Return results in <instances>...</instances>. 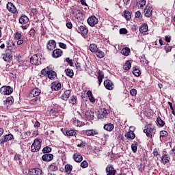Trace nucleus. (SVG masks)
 Here are the masks:
<instances>
[{
    "mask_svg": "<svg viewBox=\"0 0 175 175\" xmlns=\"http://www.w3.org/2000/svg\"><path fill=\"white\" fill-rule=\"evenodd\" d=\"M145 129H144V133H146L147 137L151 139L152 135H155L156 129L155 126H152V124L150 123L145 126Z\"/></svg>",
    "mask_w": 175,
    "mask_h": 175,
    "instance_id": "1",
    "label": "nucleus"
},
{
    "mask_svg": "<svg viewBox=\"0 0 175 175\" xmlns=\"http://www.w3.org/2000/svg\"><path fill=\"white\" fill-rule=\"evenodd\" d=\"M42 147V139H35L31 147L32 152H36L40 150Z\"/></svg>",
    "mask_w": 175,
    "mask_h": 175,
    "instance_id": "2",
    "label": "nucleus"
},
{
    "mask_svg": "<svg viewBox=\"0 0 175 175\" xmlns=\"http://www.w3.org/2000/svg\"><path fill=\"white\" fill-rule=\"evenodd\" d=\"M11 140H14V136L12 133L7 134L0 139V144H5V143L11 142Z\"/></svg>",
    "mask_w": 175,
    "mask_h": 175,
    "instance_id": "3",
    "label": "nucleus"
},
{
    "mask_svg": "<svg viewBox=\"0 0 175 175\" xmlns=\"http://www.w3.org/2000/svg\"><path fill=\"white\" fill-rule=\"evenodd\" d=\"M40 55H33L30 58V62L32 64V65H40L42 64V62L40 61Z\"/></svg>",
    "mask_w": 175,
    "mask_h": 175,
    "instance_id": "4",
    "label": "nucleus"
},
{
    "mask_svg": "<svg viewBox=\"0 0 175 175\" xmlns=\"http://www.w3.org/2000/svg\"><path fill=\"white\" fill-rule=\"evenodd\" d=\"M7 49L10 53H16L17 51L16 43L13 41L7 42Z\"/></svg>",
    "mask_w": 175,
    "mask_h": 175,
    "instance_id": "5",
    "label": "nucleus"
},
{
    "mask_svg": "<svg viewBox=\"0 0 175 175\" xmlns=\"http://www.w3.org/2000/svg\"><path fill=\"white\" fill-rule=\"evenodd\" d=\"M0 92L3 94V95H10L13 92V88L10 86H3L0 89Z\"/></svg>",
    "mask_w": 175,
    "mask_h": 175,
    "instance_id": "6",
    "label": "nucleus"
},
{
    "mask_svg": "<svg viewBox=\"0 0 175 175\" xmlns=\"http://www.w3.org/2000/svg\"><path fill=\"white\" fill-rule=\"evenodd\" d=\"M107 175H116L117 170L114 169V166L111 164H109L106 167Z\"/></svg>",
    "mask_w": 175,
    "mask_h": 175,
    "instance_id": "7",
    "label": "nucleus"
},
{
    "mask_svg": "<svg viewBox=\"0 0 175 175\" xmlns=\"http://www.w3.org/2000/svg\"><path fill=\"white\" fill-rule=\"evenodd\" d=\"M144 13L146 17H151V16H152V7H151V5H150V4L147 5L145 7Z\"/></svg>",
    "mask_w": 175,
    "mask_h": 175,
    "instance_id": "8",
    "label": "nucleus"
},
{
    "mask_svg": "<svg viewBox=\"0 0 175 175\" xmlns=\"http://www.w3.org/2000/svg\"><path fill=\"white\" fill-rule=\"evenodd\" d=\"M6 8L8 12L12 13L13 14L17 12V8H16V6H14L12 2H8L7 3Z\"/></svg>",
    "mask_w": 175,
    "mask_h": 175,
    "instance_id": "9",
    "label": "nucleus"
},
{
    "mask_svg": "<svg viewBox=\"0 0 175 175\" xmlns=\"http://www.w3.org/2000/svg\"><path fill=\"white\" fill-rule=\"evenodd\" d=\"M29 175H42L43 174V171L40 168H31L29 170Z\"/></svg>",
    "mask_w": 175,
    "mask_h": 175,
    "instance_id": "10",
    "label": "nucleus"
},
{
    "mask_svg": "<svg viewBox=\"0 0 175 175\" xmlns=\"http://www.w3.org/2000/svg\"><path fill=\"white\" fill-rule=\"evenodd\" d=\"M88 23L90 27H94L98 24V19L95 16H92L88 18Z\"/></svg>",
    "mask_w": 175,
    "mask_h": 175,
    "instance_id": "11",
    "label": "nucleus"
},
{
    "mask_svg": "<svg viewBox=\"0 0 175 175\" xmlns=\"http://www.w3.org/2000/svg\"><path fill=\"white\" fill-rule=\"evenodd\" d=\"M109 113H107V110L105 108L101 109V111L99 113L98 118L99 120H106L107 118V116Z\"/></svg>",
    "mask_w": 175,
    "mask_h": 175,
    "instance_id": "12",
    "label": "nucleus"
},
{
    "mask_svg": "<svg viewBox=\"0 0 175 175\" xmlns=\"http://www.w3.org/2000/svg\"><path fill=\"white\" fill-rule=\"evenodd\" d=\"M104 86L107 90H111L114 87V84L113 83V81H111V80L107 79L104 81Z\"/></svg>",
    "mask_w": 175,
    "mask_h": 175,
    "instance_id": "13",
    "label": "nucleus"
},
{
    "mask_svg": "<svg viewBox=\"0 0 175 175\" xmlns=\"http://www.w3.org/2000/svg\"><path fill=\"white\" fill-rule=\"evenodd\" d=\"M56 45H57V44L55 43V41L54 40H51L48 42L46 47H47L48 50L51 51L54 50V49H55Z\"/></svg>",
    "mask_w": 175,
    "mask_h": 175,
    "instance_id": "14",
    "label": "nucleus"
},
{
    "mask_svg": "<svg viewBox=\"0 0 175 175\" xmlns=\"http://www.w3.org/2000/svg\"><path fill=\"white\" fill-rule=\"evenodd\" d=\"M53 158H54V155L50 153L45 154L42 157V159L44 161V162H50V161H53Z\"/></svg>",
    "mask_w": 175,
    "mask_h": 175,
    "instance_id": "15",
    "label": "nucleus"
},
{
    "mask_svg": "<svg viewBox=\"0 0 175 175\" xmlns=\"http://www.w3.org/2000/svg\"><path fill=\"white\" fill-rule=\"evenodd\" d=\"M61 55H62V50H61L59 49H57L53 51L52 57L53 58H59V57H61Z\"/></svg>",
    "mask_w": 175,
    "mask_h": 175,
    "instance_id": "16",
    "label": "nucleus"
},
{
    "mask_svg": "<svg viewBox=\"0 0 175 175\" xmlns=\"http://www.w3.org/2000/svg\"><path fill=\"white\" fill-rule=\"evenodd\" d=\"M77 31L78 33H81V35H87V33H88V29H87V28L83 25L79 26Z\"/></svg>",
    "mask_w": 175,
    "mask_h": 175,
    "instance_id": "17",
    "label": "nucleus"
},
{
    "mask_svg": "<svg viewBox=\"0 0 175 175\" xmlns=\"http://www.w3.org/2000/svg\"><path fill=\"white\" fill-rule=\"evenodd\" d=\"M85 116L87 118V120H94V111L91 110H88L85 113Z\"/></svg>",
    "mask_w": 175,
    "mask_h": 175,
    "instance_id": "18",
    "label": "nucleus"
},
{
    "mask_svg": "<svg viewBox=\"0 0 175 175\" xmlns=\"http://www.w3.org/2000/svg\"><path fill=\"white\" fill-rule=\"evenodd\" d=\"M18 21H19V24H27V23L29 21V18H28L27 16L25 15H22L19 18Z\"/></svg>",
    "mask_w": 175,
    "mask_h": 175,
    "instance_id": "19",
    "label": "nucleus"
},
{
    "mask_svg": "<svg viewBox=\"0 0 175 175\" xmlns=\"http://www.w3.org/2000/svg\"><path fill=\"white\" fill-rule=\"evenodd\" d=\"M70 90H66L64 94L62 95L61 98L63 100H68L69 96H70Z\"/></svg>",
    "mask_w": 175,
    "mask_h": 175,
    "instance_id": "20",
    "label": "nucleus"
},
{
    "mask_svg": "<svg viewBox=\"0 0 175 175\" xmlns=\"http://www.w3.org/2000/svg\"><path fill=\"white\" fill-rule=\"evenodd\" d=\"M148 31V25L147 23L142 24L139 27V32L141 33H144V32H147Z\"/></svg>",
    "mask_w": 175,
    "mask_h": 175,
    "instance_id": "21",
    "label": "nucleus"
},
{
    "mask_svg": "<svg viewBox=\"0 0 175 175\" xmlns=\"http://www.w3.org/2000/svg\"><path fill=\"white\" fill-rule=\"evenodd\" d=\"M73 159L75 161V162H81V161H83V156L79 153H75L73 155Z\"/></svg>",
    "mask_w": 175,
    "mask_h": 175,
    "instance_id": "22",
    "label": "nucleus"
},
{
    "mask_svg": "<svg viewBox=\"0 0 175 175\" xmlns=\"http://www.w3.org/2000/svg\"><path fill=\"white\" fill-rule=\"evenodd\" d=\"M12 57H13V56L11 55L10 54H9V53H6L3 57L4 61H5V62H9L10 64V62H12V61H13Z\"/></svg>",
    "mask_w": 175,
    "mask_h": 175,
    "instance_id": "23",
    "label": "nucleus"
},
{
    "mask_svg": "<svg viewBox=\"0 0 175 175\" xmlns=\"http://www.w3.org/2000/svg\"><path fill=\"white\" fill-rule=\"evenodd\" d=\"M98 131L94 129L85 131L87 136H95V135H98Z\"/></svg>",
    "mask_w": 175,
    "mask_h": 175,
    "instance_id": "24",
    "label": "nucleus"
},
{
    "mask_svg": "<svg viewBox=\"0 0 175 175\" xmlns=\"http://www.w3.org/2000/svg\"><path fill=\"white\" fill-rule=\"evenodd\" d=\"M47 76L49 79H50V80H53V79H55V77H57V73L55 71L49 70L48 72Z\"/></svg>",
    "mask_w": 175,
    "mask_h": 175,
    "instance_id": "25",
    "label": "nucleus"
},
{
    "mask_svg": "<svg viewBox=\"0 0 175 175\" xmlns=\"http://www.w3.org/2000/svg\"><path fill=\"white\" fill-rule=\"evenodd\" d=\"M104 129H105V131H108V132H111V131L114 129V124L111 123L107 124L104 126Z\"/></svg>",
    "mask_w": 175,
    "mask_h": 175,
    "instance_id": "26",
    "label": "nucleus"
},
{
    "mask_svg": "<svg viewBox=\"0 0 175 175\" xmlns=\"http://www.w3.org/2000/svg\"><path fill=\"white\" fill-rule=\"evenodd\" d=\"M121 53L125 57H128L131 54V49L129 47L123 48L121 51Z\"/></svg>",
    "mask_w": 175,
    "mask_h": 175,
    "instance_id": "27",
    "label": "nucleus"
},
{
    "mask_svg": "<svg viewBox=\"0 0 175 175\" xmlns=\"http://www.w3.org/2000/svg\"><path fill=\"white\" fill-rule=\"evenodd\" d=\"M30 94L33 96H39V95H40V90L39 88L33 89Z\"/></svg>",
    "mask_w": 175,
    "mask_h": 175,
    "instance_id": "28",
    "label": "nucleus"
},
{
    "mask_svg": "<svg viewBox=\"0 0 175 175\" xmlns=\"http://www.w3.org/2000/svg\"><path fill=\"white\" fill-rule=\"evenodd\" d=\"M133 75L136 76V77H139L142 73L140 72V70H139V67L135 66L133 68Z\"/></svg>",
    "mask_w": 175,
    "mask_h": 175,
    "instance_id": "29",
    "label": "nucleus"
},
{
    "mask_svg": "<svg viewBox=\"0 0 175 175\" xmlns=\"http://www.w3.org/2000/svg\"><path fill=\"white\" fill-rule=\"evenodd\" d=\"M104 77H105V75H103V72L102 71H99L98 76V81L99 85L102 84V81H103Z\"/></svg>",
    "mask_w": 175,
    "mask_h": 175,
    "instance_id": "30",
    "label": "nucleus"
},
{
    "mask_svg": "<svg viewBox=\"0 0 175 175\" xmlns=\"http://www.w3.org/2000/svg\"><path fill=\"white\" fill-rule=\"evenodd\" d=\"M90 51H91V53H96V51H98V45H96V44H90Z\"/></svg>",
    "mask_w": 175,
    "mask_h": 175,
    "instance_id": "31",
    "label": "nucleus"
},
{
    "mask_svg": "<svg viewBox=\"0 0 175 175\" xmlns=\"http://www.w3.org/2000/svg\"><path fill=\"white\" fill-rule=\"evenodd\" d=\"M170 159V158H169L167 154H164L162 156V157L161 159V162L162 163H169Z\"/></svg>",
    "mask_w": 175,
    "mask_h": 175,
    "instance_id": "32",
    "label": "nucleus"
},
{
    "mask_svg": "<svg viewBox=\"0 0 175 175\" xmlns=\"http://www.w3.org/2000/svg\"><path fill=\"white\" fill-rule=\"evenodd\" d=\"M87 95L90 102H92V103H95V98H94V96H92V92H91V90H88L87 92Z\"/></svg>",
    "mask_w": 175,
    "mask_h": 175,
    "instance_id": "33",
    "label": "nucleus"
},
{
    "mask_svg": "<svg viewBox=\"0 0 175 175\" xmlns=\"http://www.w3.org/2000/svg\"><path fill=\"white\" fill-rule=\"evenodd\" d=\"M72 123L75 126H83V125H84V123H83V122L79 120L78 119H75L72 121Z\"/></svg>",
    "mask_w": 175,
    "mask_h": 175,
    "instance_id": "34",
    "label": "nucleus"
},
{
    "mask_svg": "<svg viewBox=\"0 0 175 175\" xmlns=\"http://www.w3.org/2000/svg\"><path fill=\"white\" fill-rule=\"evenodd\" d=\"M126 137H127V139H130L131 140H133V139H135V133L131 130L130 132L126 133Z\"/></svg>",
    "mask_w": 175,
    "mask_h": 175,
    "instance_id": "35",
    "label": "nucleus"
},
{
    "mask_svg": "<svg viewBox=\"0 0 175 175\" xmlns=\"http://www.w3.org/2000/svg\"><path fill=\"white\" fill-rule=\"evenodd\" d=\"M131 66H132V63H131V61L129 60V61L126 62V63L124 65L123 68L124 69V70H129V69H131Z\"/></svg>",
    "mask_w": 175,
    "mask_h": 175,
    "instance_id": "36",
    "label": "nucleus"
},
{
    "mask_svg": "<svg viewBox=\"0 0 175 175\" xmlns=\"http://www.w3.org/2000/svg\"><path fill=\"white\" fill-rule=\"evenodd\" d=\"M13 102H14L13 96L8 97L5 100V105H7V106H9L8 105H12Z\"/></svg>",
    "mask_w": 175,
    "mask_h": 175,
    "instance_id": "37",
    "label": "nucleus"
},
{
    "mask_svg": "<svg viewBox=\"0 0 175 175\" xmlns=\"http://www.w3.org/2000/svg\"><path fill=\"white\" fill-rule=\"evenodd\" d=\"M96 55L98 57V58H103V57H105V53L99 49H97V51H96Z\"/></svg>",
    "mask_w": 175,
    "mask_h": 175,
    "instance_id": "38",
    "label": "nucleus"
},
{
    "mask_svg": "<svg viewBox=\"0 0 175 175\" xmlns=\"http://www.w3.org/2000/svg\"><path fill=\"white\" fill-rule=\"evenodd\" d=\"M75 18H77V20L83 19V14H81L80 10H77V13L75 14Z\"/></svg>",
    "mask_w": 175,
    "mask_h": 175,
    "instance_id": "39",
    "label": "nucleus"
},
{
    "mask_svg": "<svg viewBox=\"0 0 175 175\" xmlns=\"http://www.w3.org/2000/svg\"><path fill=\"white\" fill-rule=\"evenodd\" d=\"M52 90H54L55 91H59L61 90V83H58L56 85H53L51 86Z\"/></svg>",
    "mask_w": 175,
    "mask_h": 175,
    "instance_id": "40",
    "label": "nucleus"
},
{
    "mask_svg": "<svg viewBox=\"0 0 175 175\" xmlns=\"http://www.w3.org/2000/svg\"><path fill=\"white\" fill-rule=\"evenodd\" d=\"M72 169H73V166H72V165L67 164L65 165L66 173H70V172H72Z\"/></svg>",
    "mask_w": 175,
    "mask_h": 175,
    "instance_id": "41",
    "label": "nucleus"
},
{
    "mask_svg": "<svg viewBox=\"0 0 175 175\" xmlns=\"http://www.w3.org/2000/svg\"><path fill=\"white\" fill-rule=\"evenodd\" d=\"M65 72L66 74V76H68V77H73V70H70V69H66L65 70Z\"/></svg>",
    "mask_w": 175,
    "mask_h": 175,
    "instance_id": "42",
    "label": "nucleus"
},
{
    "mask_svg": "<svg viewBox=\"0 0 175 175\" xmlns=\"http://www.w3.org/2000/svg\"><path fill=\"white\" fill-rule=\"evenodd\" d=\"M43 154H49V152H51V148L50 146L44 147L42 149Z\"/></svg>",
    "mask_w": 175,
    "mask_h": 175,
    "instance_id": "43",
    "label": "nucleus"
},
{
    "mask_svg": "<svg viewBox=\"0 0 175 175\" xmlns=\"http://www.w3.org/2000/svg\"><path fill=\"white\" fill-rule=\"evenodd\" d=\"M22 36H23L21 35V33L18 31L14 33V39H16V40H19L20 39H21Z\"/></svg>",
    "mask_w": 175,
    "mask_h": 175,
    "instance_id": "44",
    "label": "nucleus"
},
{
    "mask_svg": "<svg viewBox=\"0 0 175 175\" xmlns=\"http://www.w3.org/2000/svg\"><path fill=\"white\" fill-rule=\"evenodd\" d=\"M69 103H71L72 105H76L77 103V99L76 98V96H73L70 100Z\"/></svg>",
    "mask_w": 175,
    "mask_h": 175,
    "instance_id": "45",
    "label": "nucleus"
},
{
    "mask_svg": "<svg viewBox=\"0 0 175 175\" xmlns=\"http://www.w3.org/2000/svg\"><path fill=\"white\" fill-rule=\"evenodd\" d=\"M66 136H75L76 135V131L74 130H70L68 131H66Z\"/></svg>",
    "mask_w": 175,
    "mask_h": 175,
    "instance_id": "46",
    "label": "nucleus"
},
{
    "mask_svg": "<svg viewBox=\"0 0 175 175\" xmlns=\"http://www.w3.org/2000/svg\"><path fill=\"white\" fill-rule=\"evenodd\" d=\"M124 17H125L126 20H127V21L131 20V12H129V11H125L124 12Z\"/></svg>",
    "mask_w": 175,
    "mask_h": 175,
    "instance_id": "47",
    "label": "nucleus"
},
{
    "mask_svg": "<svg viewBox=\"0 0 175 175\" xmlns=\"http://www.w3.org/2000/svg\"><path fill=\"white\" fill-rule=\"evenodd\" d=\"M157 123L160 126H165V122L161 119V118L158 117L157 119Z\"/></svg>",
    "mask_w": 175,
    "mask_h": 175,
    "instance_id": "48",
    "label": "nucleus"
},
{
    "mask_svg": "<svg viewBox=\"0 0 175 175\" xmlns=\"http://www.w3.org/2000/svg\"><path fill=\"white\" fill-rule=\"evenodd\" d=\"M131 150L133 152H137V144H132L131 145Z\"/></svg>",
    "mask_w": 175,
    "mask_h": 175,
    "instance_id": "49",
    "label": "nucleus"
},
{
    "mask_svg": "<svg viewBox=\"0 0 175 175\" xmlns=\"http://www.w3.org/2000/svg\"><path fill=\"white\" fill-rule=\"evenodd\" d=\"M120 35H126L128 33V30L125 28L120 29L119 31Z\"/></svg>",
    "mask_w": 175,
    "mask_h": 175,
    "instance_id": "50",
    "label": "nucleus"
},
{
    "mask_svg": "<svg viewBox=\"0 0 175 175\" xmlns=\"http://www.w3.org/2000/svg\"><path fill=\"white\" fill-rule=\"evenodd\" d=\"M81 167H83V169H85V167H88V162H87V161H83L81 163Z\"/></svg>",
    "mask_w": 175,
    "mask_h": 175,
    "instance_id": "51",
    "label": "nucleus"
},
{
    "mask_svg": "<svg viewBox=\"0 0 175 175\" xmlns=\"http://www.w3.org/2000/svg\"><path fill=\"white\" fill-rule=\"evenodd\" d=\"M130 94L132 96H136V95L137 94V90H136V89H131L130 90Z\"/></svg>",
    "mask_w": 175,
    "mask_h": 175,
    "instance_id": "52",
    "label": "nucleus"
},
{
    "mask_svg": "<svg viewBox=\"0 0 175 175\" xmlns=\"http://www.w3.org/2000/svg\"><path fill=\"white\" fill-rule=\"evenodd\" d=\"M36 32V31H35V29L31 28V29H30V31H29V35L30 36H31L32 38H33V37L35 36Z\"/></svg>",
    "mask_w": 175,
    "mask_h": 175,
    "instance_id": "53",
    "label": "nucleus"
},
{
    "mask_svg": "<svg viewBox=\"0 0 175 175\" xmlns=\"http://www.w3.org/2000/svg\"><path fill=\"white\" fill-rule=\"evenodd\" d=\"M49 167H50L51 170H52V172H55V171L58 170V167L57 165H54L53 164L50 165Z\"/></svg>",
    "mask_w": 175,
    "mask_h": 175,
    "instance_id": "54",
    "label": "nucleus"
},
{
    "mask_svg": "<svg viewBox=\"0 0 175 175\" xmlns=\"http://www.w3.org/2000/svg\"><path fill=\"white\" fill-rule=\"evenodd\" d=\"M165 136H167V131H161L160 132V137H165Z\"/></svg>",
    "mask_w": 175,
    "mask_h": 175,
    "instance_id": "55",
    "label": "nucleus"
},
{
    "mask_svg": "<svg viewBox=\"0 0 175 175\" xmlns=\"http://www.w3.org/2000/svg\"><path fill=\"white\" fill-rule=\"evenodd\" d=\"M14 159V161H18V162H21V156L20 154H15Z\"/></svg>",
    "mask_w": 175,
    "mask_h": 175,
    "instance_id": "56",
    "label": "nucleus"
},
{
    "mask_svg": "<svg viewBox=\"0 0 175 175\" xmlns=\"http://www.w3.org/2000/svg\"><path fill=\"white\" fill-rule=\"evenodd\" d=\"M49 74V70L44 68L41 70V75H42V76H46V75Z\"/></svg>",
    "mask_w": 175,
    "mask_h": 175,
    "instance_id": "57",
    "label": "nucleus"
},
{
    "mask_svg": "<svg viewBox=\"0 0 175 175\" xmlns=\"http://www.w3.org/2000/svg\"><path fill=\"white\" fill-rule=\"evenodd\" d=\"M49 111L50 116H57V111L55 109H51Z\"/></svg>",
    "mask_w": 175,
    "mask_h": 175,
    "instance_id": "58",
    "label": "nucleus"
},
{
    "mask_svg": "<svg viewBox=\"0 0 175 175\" xmlns=\"http://www.w3.org/2000/svg\"><path fill=\"white\" fill-rule=\"evenodd\" d=\"M139 5H140L141 8H144V6H146V0H140Z\"/></svg>",
    "mask_w": 175,
    "mask_h": 175,
    "instance_id": "59",
    "label": "nucleus"
},
{
    "mask_svg": "<svg viewBox=\"0 0 175 175\" xmlns=\"http://www.w3.org/2000/svg\"><path fill=\"white\" fill-rule=\"evenodd\" d=\"M66 62H68V64H69V65H70V66H72V65H73V60H72V59H70V58L67 57V58L66 59Z\"/></svg>",
    "mask_w": 175,
    "mask_h": 175,
    "instance_id": "60",
    "label": "nucleus"
},
{
    "mask_svg": "<svg viewBox=\"0 0 175 175\" xmlns=\"http://www.w3.org/2000/svg\"><path fill=\"white\" fill-rule=\"evenodd\" d=\"M77 147H85V142L81 141V143L77 145Z\"/></svg>",
    "mask_w": 175,
    "mask_h": 175,
    "instance_id": "61",
    "label": "nucleus"
},
{
    "mask_svg": "<svg viewBox=\"0 0 175 175\" xmlns=\"http://www.w3.org/2000/svg\"><path fill=\"white\" fill-rule=\"evenodd\" d=\"M170 40H172V37L170 36H166L165 42H167V43H170Z\"/></svg>",
    "mask_w": 175,
    "mask_h": 175,
    "instance_id": "62",
    "label": "nucleus"
},
{
    "mask_svg": "<svg viewBox=\"0 0 175 175\" xmlns=\"http://www.w3.org/2000/svg\"><path fill=\"white\" fill-rule=\"evenodd\" d=\"M158 151H159V150H158L157 148H154L153 150V154L154 155V157H158L159 155Z\"/></svg>",
    "mask_w": 175,
    "mask_h": 175,
    "instance_id": "63",
    "label": "nucleus"
},
{
    "mask_svg": "<svg viewBox=\"0 0 175 175\" xmlns=\"http://www.w3.org/2000/svg\"><path fill=\"white\" fill-rule=\"evenodd\" d=\"M59 46L61 49H66V44L62 43V42H59Z\"/></svg>",
    "mask_w": 175,
    "mask_h": 175,
    "instance_id": "64",
    "label": "nucleus"
}]
</instances>
